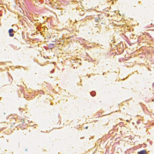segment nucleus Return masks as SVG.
Listing matches in <instances>:
<instances>
[{
    "label": "nucleus",
    "mask_w": 154,
    "mask_h": 154,
    "mask_svg": "<svg viewBox=\"0 0 154 154\" xmlns=\"http://www.w3.org/2000/svg\"><path fill=\"white\" fill-rule=\"evenodd\" d=\"M71 59H72V60H72V58H71Z\"/></svg>",
    "instance_id": "obj_7"
},
{
    "label": "nucleus",
    "mask_w": 154,
    "mask_h": 154,
    "mask_svg": "<svg viewBox=\"0 0 154 154\" xmlns=\"http://www.w3.org/2000/svg\"><path fill=\"white\" fill-rule=\"evenodd\" d=\"M25 150H26H26H27V149H25Z\"/></svg>",
    "instance_id": "obj_9"
},
{
    "label": "nucleus",
    "mask_w": 154,
    "mask_h": 154,
    "mask_svg": "<svg viewBox=\"0 0 154 154\" xmlns=\"http://www.w3.org/2000/svg\"><path fill=\"white\" fill-rule=\"evenodd\" d=\"M71 59H72V60H72V58H71Z\"/></svg>",
    "instance_id": "obj_8"
},
{
    "label": "nucleus",
    "mask_w": 154,
    "mask_h": 154,
    "mask_svg": "<svg viewBox=\"0 0 154 154\" xmlns=\"http://www.w3.org/2000/svg\"><path fill=\"white\" fill-rule=\"evenodd\" d=\"M77 60H79V59L77 58H76L75 60L74 61H76Z\"/></svg>",
    "instance_id": "obj_5"
},
{
    "label": "nucleus",
    "mask_w": 154,
    "mask_h": 154,
    "mask_svg": "<svg viewBox=\"0 0 154 154\" xmlns=\"http://www.w3.org/2000/svg\"><path fill=\"white\" fill-rule=\"evenodd\" d=\"M14 31V30L12 29H10L8 30V32L9 33V35L11 37H13L14 35V33L13 32Z\"/></svg>",
    "instance_id": "obj_1"
},
{
    "label": "nucleus",
    "mask_w": 154,
    "mask_h": 154,
    "mask_svg": "<svg viewBox=\"0 0 154 154\" xmlns=\"http://www.w3.org/2000/svg\"><path fill=\"white\" fill-rule=\"evenodd\" d=\"M147 152L145 150H143L138 152V154H146Z\"/></svg>",
    "instance_id": "obj_2"
},
{
    "label": "nucleus",
    "mask_w": 154,
    "mask_h": 154,
    "mask_svg": "<svg viewBox=\"0 0 154 154\" xmlns=\"http://www.w3.org/2000/svg\"><path fill=\"white\" fill-rule=\"evenodd\" d=\"M100 18L99 17H95L94 18V20L95 22H99V20Z\"/></svg>",
    "instance_id": "obj_3"
},
{
    "label": "nucleus",
    "mask_w": 154,
    "mask_h": 154,
    "mask_svg": "<svg viewBox=\"0 0 154 154\" xmlns=\"http://www.w3.org/2000/svg\"><path fill=\"white\" fill-rule=\"evenodd\" d=\"M95 92L94 91H92L91 93V96H92L93 97H94L95 95Z\"/></svg>",
    "instance_id": "obj_4"
},
{
    "label": "nucleus",
    "mask_w": 154,
    "mask_h": 154,
    "mask_svg": "<svg viewBox=\"0 0 154 154\" xmlns=\"http://www.w3.org/2000/svg\"><path fill=\"white\" fill-rule=\"evenodd\" d=\"M88 126H87V127H85V128H86V129H88Z\"/></svg>",
    "instance_id": "obj_6"
}]
</instances>
